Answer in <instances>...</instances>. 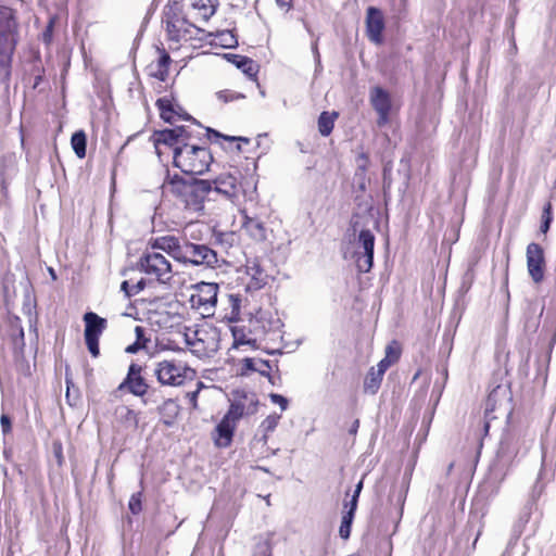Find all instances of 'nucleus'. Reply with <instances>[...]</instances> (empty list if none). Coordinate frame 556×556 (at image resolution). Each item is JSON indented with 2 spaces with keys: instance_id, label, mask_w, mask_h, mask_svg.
Instances as JSON below:
<instances>
[{
  "instance_id": "nucleus-1",
  "label": "nucleus",
  "mask_w": 556,
  "mask_h": 556,
  "mask_svg": "<svg viewBox=\"0 0 556 556\" xmlns=\"http://www.w3.org/2000/svg\"><path fill=\"white\" fill-rule=\"evenodd\" d=\"M212 162L211 151L193 142H187L176 148L173 156L174 166L190 177L204 174Z\"/></svg>"
},
{
  "instance_id": "nucleus-2",
  "label": "nucleus",
  "mask_w": 556,
  "mask_h": 556,
  "mask_svg": "<svg viewBox=\"0 0 556 556\" xmlns=\"http://www.w3.org/2000/svg\"><path fill=\"white\" fill-rule=\"evenodd\" d=\"M189 370L182 362L163 359L154 363L153 375L162 386L180 387L184 384Z\"/></svg>"
},
{
  "instance_id": "nucleus-3",
  "label": "nucleus",
  "mask_w": 556,
  "mask_h": 556,
  "mask_svg": "<svg viewBox=\"0 0 556 556\" xmlns=\"http://www.w3.org/2000/svg\"><path fill=\"white\" fill-rule=\"evenodd\" d=\"M139 268L149 276L155 277L161 283H167L172 279V265L161 253L146 251L139 258Z\"/></svg>"
},
{
  "instance_id": "nucleus-4",
  "label": "nucleus",
  "mask_w": 556,
  "mask_h": 556,
  "mask_svg": "<svg viewBox=\"0 0 556 556\" xmlns=\"http://www.w3.org/2000/svg\"><path fill=\"white\" fill-rule=\"evenodd\" d=\"M163 22L169 39L175 41H179L188 33V27L192 26L184 14L182 4L177 0L165 7Z\"/></svg>"
},
{
  "instance_id": "nucleus-5",
  "label": "nucleus",
  "mask_w": 556,
  "mask_h": 556,
  "mask_svg": "<svg viewBox=\"0 0 556 556\" xmlns=\"http://www.w3.org/2000/svg\"><path fill=\"white\" fill-rule=\"evenodd\" d=\"M181 263L194 266L215 267L218 263L217 253L206 244L184 241Z\"/></svg>"
},
{
  "instance_id": "nucleus-6",
  "label": "nucleus",
  "mask_w": 556,
  "mask_h": 556,
  "mask_svg": "<svg viewBox=\"0 0 556 556\" xmlns=\"http://www.w3.org/2000/svg\"><path fill=\"white\" fill-rule=\"evenodd\" d=\"M211 192V180L190 177L189 185L179 197L184 200L188 208L199 212L203 210V203Z\"/></svg>"
},
{
  "instance_id": "nucleus-7",
  "label": "nucleus",
  "mask_w": 556,
  "mask_h": 556,
  "mask_svg": "<svg viewBox=\"0 0 556 556\" xmlns=\"http://www.w3.org/2000/svg\"><path fill=\"white\" fill-rule=\"evenodd\" d=\"M84 336L87 349L93 357H98L100 354L99 338L105 330L108 321L93 312L86 313L84 315Z\"/></svg>"
},
{
  "instance_id": "nucleus-8",
  "label": "nucleus",
  "mask_w": 556,
  "mask_h": 556,
  "mask_svg": "<svg viewBox=\"0 0 556 556\" xmlns=\"http://www.w3.org/2000/svg\"><path fill=\"white\" fill-rule=\"evenodd\" d=\"M375 236L368 229L361 230L356 242L355 263L358 271L368 273L374 264Z\"/></svg>"
},
{
  "instance_id": "nucleus-9",
  "label": "nucleus",
  "mask_w": 556,
  "mask_h": 556,
  "mask_svg": "<svg viewBox=\"0 0 556 556\" xmlns=\"http://www.w3.org/2000/svg\"><path fill=\"white\" fill-rule=\"evenodd\" d=\"M231 402L226 415L238 421L244 415H253L257 412L258 399L254 392L236 390L232 392Z\"/></svg>"
},
{
  "instance_id": "nucleus-10",
  "label": "nucleus",
  "mask_w": 556,
  "mask_h": 556,
  "mask_svg": "<svg viewBox=\"0 0 556 556\" xmlns=\"http://www.w3.org/2000/svg\"><path fill=\"white\" fill-rule=\"evenodd\" d=\"M520 442L521 437L515 433H509L501 440L494 464L495 469L504 471V475L506 473L519 454Z\"/></svg>"
},
{
  "instance_id": "nucleus-11",
  "label": "nucleus",
  "mask_w": 556,
  "mask_h": 556,
  "mask_svg": "<svg viewBox=\"0 0 556 556\" xmlns=\"http://www.w3.org/2000/svg\"><path fill=\"white\" fill-rule=\"evenodd\" d=\"M218 285L215 282H200L197 285V293L190 298L191 306L202 309L203 314L211 315L217 304Z\"/></svg>"
},
{
  "instance_id": "nucleus-12",
  "label": "nucleus",
  "mask_w": 556,
  "mask_h": 556,
  "mask_svg": "<svg viewBox=\"0 0 556 556\" xmlns=\"http://www.w3.org/2000/svg\"><path fill=\"white\" fill-rule=\"evenodd\" d=\"M141 371L142 366L136 363H131L128 367L126 378L119 384L118 389H127L128 392H130L135 396L141 397L142 403L147 405L149 403V399H144V395L148 393L150 387L147 380L141 375Z\"/></svg>"
},
{
  "instance_id": "nucleus-13",
  "label": "nucleus",
  "mask_w": 556,
  "mask_h": 556,
  "mask_svg": "<svg viewBox=\"0 0 556 556\" xmlns=\"http://www.w3.org/2000/svg\"><path fill=\"white\" fill-rule=\"evenodd\" d=\"M15 33H0V81L5 83L11 76L12 55L16 46Z\"/></svg>"
},
{
  "instance_id": "nucleus-14",
  "label": "nucleus",
  "mask_w": 556,
  "mask_h": 556,
  "mask_svg": "<svg viewBox=\"0 0 556 556\" xmlns=\"http://www.w3.org/2000/svg\"><path fill=\"white\" fill-rule=\"evenodd\" d=\"M527 268L530 277L535 283H540L544 279L545 258L542 247L535 242H531L527 247Z\"/></svg>"
},
{
  "instance_id": "nucleus-15",
  "label": "nucleus",
  "mask_w": 556,
  "mask_h": 556,
  "mask_svg": "<svg viewBox=\"0 0 556 556\" xmlns=\"http://www.w3.org/2000/svg\"><path fill=\"white\" fill-rule=\"evenodd\" d=\"M384 27L382 12L378 8L369 7L366 12V34L368 39L376 45H380Z\"/></svg>"
},
{
  "instance_id": "nucleus-16",
  "label": "nucleus",
  "mask_w": 556,
  "mask_h": 556,
  "mask_svg": "<svg viewBox=\"0 0 556 556\" xmlns=\"http://www.w3.org/2000/svg\"><path fill=\"white\" fill-rule=\"evenodd\" d=\"M212 182V192L222 194L228 200H233L238 197L240 187L238 178L232 174H220Z\"/></svg>"
},
{
  "instance_id": "nucleus-17",
  "label": "nucleus",
  "mask_w": 556,
  "mask_h": 556,
  "mask_svg": "<svg viewBox=\"0 0 556 556\" xmlns=\"http://www.w3.org/2000/svg\"><path fill=\"white\" fill-rule=\"evenodd\" d=\"M507 400V390L502 386H496L488 395L485 401L484 408V431L488 433L490 428V420L495 419L496 416L493 413L497 409V407L502 406V404Z\"/></svg>"
},
{
  "instance_id": "nucleus-18",
  "label": "nucleus",
  "mask_w": 556,
  "mask_h": 556,
  "mask_svg": "<svg viewBox=\"0 0 556 556\" xmlns=\"http://www.w3.org/2000/svg\"><path fill=\"white\" fill-rule=\"evenodd\" d=\"M151 249L152 251L162 250L169 254L174 260L180 262L184 253V242L181 243L179 239L174 236H163L151 242Z\"/></svg>"
},
{
  "instance_id": "nucleus-19",
  "label": "nucleus",
  "mask_w": 556,
  "mask_h": 556,
  "mask_svg": "<svg viewBox=\"0 0 556 556\" xmlns=\"http://www.w3.org/2000/svg\"><path fill=\"white\" fill-rule=\"evenodd\" d=\"M184 126H177L172 129H164L154 134V146L157 150L159 144H165L173 149V154L175 153V149L179 146H184L185 142L181 143L184 135Z\"/></svg>"
},
{
  "instance_id": "nucleus-20",
  "label": "nucleus",
  "mask_w": 556,
  "mask_h": 556,
  "mask_svg": "<svg viewBox=\"0 0 556 556\" xmlns=\"http://www.w3.org/2000/svg\"><path fill=\"white\" fill-rule=\"evenodd\" d=\"M237 421L225 415L216 426L217 437L215 444L218 447H228L231 444Z\"/></svg>"
},
{
  "instance_id": "nucleus-21",
  "label": "nucleus",
  "mask_w": 556,
  "mask_h": 556,
  "mask_svg": "<svg viewBox=\"0 0 556 556\" xmlns=\"http://www.w3.org/2000/svg\"><path fill=\"white\" fill-rule=\"evenodd\" d=\"M247 274L251 277V281L248 283V290H260L268 281V275L261 267L257 261H251L247 264Z\"/></svg>"
},
{
  "instance_id": "nucleus-22",
  "label": "nucleus",
  "mask_w": 556,
  "mask_h": 556,
  "mask_svg": "<svg viewBox=\"0 0 556 556\" xmlns=\"http://www.w3.org/2000/svg\"><path fill=\"white\" fill-rule=\"evenodd\" d=\"M242 229L254 241H264L266 239V228L264 226V223L258 218L248 216L245 212H242Z\"/></svg>"
},
{
  "instance_id": "nucleus-23",
  "label": "nucleus",
  "mask_w": 556,
  "mask_h": 556,
  "mask_svg": "<svg viewBox=\"0 0 556 556\" xmlns=\"http://www.w3.org/2000/svg\"><path fill=\"white\" fill-rule=\"evenodd\" d=\"M226 58L229 62L241 70L242 73L245 74L249 78H256L258 65L252 59L239 54H226Z\"/></svg>"
},
{
  "instance_id": "nucleus-24",
  "label": "nucleus",
  "mask_w": 556,
  "mask_h": 556,
  "mask_svg": "<svg viewBox=\"0 0 556 556\" xmlns=\"http://www.w3.org/2000/svg\"><path fill=\"white\" fill-rule=\"evenodd\" d=\"M370 103L376 112L391 111L390 94L381 87H374L370 90Z\"/></svg>"
},
{
  "instance_id": "nucleus-25",
  "label": "nucleus",
  "mask_w": 556,
  "mask_h": 556,
  "mask_svg": "<svg viewBox=\"0 0 556 556\" xmlns=\"http://www.w3.org/2000/svg\"><path fill=\"white\" fill-rule=\"evenodd\" d=\"M243 367H242V375H244L247 371H256L261 374L262 376H265L268 378L270 382L271 376L269 374V370L271 369L270 364L268 361L265 359H254L250 357H245L242 361Z\"/></svg>"
},
{
  "instance_id": "nucleus-26",
  "label": "nucleus",
  "mask_w": 556,
  "mask_h": 556,
  "mask_svg": "<svg viewBox=\"0 0 556 556\" xmlns=\"http://www.w3.org/2000/svg\"><path fill=\"white\" fill-rule=\"evenodd\" d=\"M179 405L178 403L173 399L165 400L159 407V414L164 418L163 422L166 426H172L174 424V420L179 414Z\"/></svg>"
},
{
  "instance_id": "nucleus-27",
  "label": "nucleus",
  "mask_w": 556,
  "mask_h": 556,
  "mask_svg": "<svg viewBox=\"0 0 556 556\" xmlns=\"http://www.w3.org/2000/svg\"><path fill=\"white\" fill-rule=\"evenodd\" d=\"M17 23L12 9L0 5V33H15Z\"/></svg>"
},
{
  "instance_id": "nucleus-28",
  "label": "nucleus",
  "mask_w": 556,
  "mask_h": 556,
  "mask_svg": "<svg viewBox=\"0 0 556 556\" xmlns=\"http://www.w3.org/2000/svg\"><path fill=\"white\" fill-rule=\"evenodd\" d=\"M338 116V113L332 112H323L318 117V131L321 136L327 137L331 134L333 126H334V119Z\"/></svg>"
},
{
  "instance_id": "nucleus-29",
  "label": "nucleus",
  "mask_w": 556,
  "mask_h": 556,
  "mask_svg": "<svg viewBox=\"0 0 556 556\" xmlns=\"http://www.w3.org/2000/svg\"><path fill=\"white\" fill-rule=\"evenodd\" d=\"M71 144L77 157L86 156L87 136L84 130H77L72 135Z\"/></svg>"
},
{
  "instance_id": "nucleus-30",
  "label": "nucleus",
  "mask_w": 556,
  "mask_h": 556,
  "mask_svg": "<svg viewBox=\"0 0 556 556\" xmlns=\"http://www.w3.org/2000/svg\"><path fill=\"white\" fill-rule=\"evenodd\" d=\"M136 341L125 349L128 354H135L138 351L144 349L150 342V339L146 337V330L141 326L135 327Z\"/></svg>"
},
{
  "instance_id": "nucleus-31",
  "label": "nucleus",
  "mask_w": 556,
  "mask_h": 556,
  "mask_svg": "<svg viewBox=\"0 0 556 556\" xmlns=\"http://www.w3.org/2000/svg\"><path fill=\"white\" fill-rule=\"evenodd\" d=\"M231 333H232V337H233V344L232 346L235 349H238L240 345H251L252 348H255L256 345V340L253 339V338H250L247 332H245V329L243 327H232L231 328Z\"/></svg>"
},
{
  "instance_id": "nucleus-32",
  "label": "nucleus",
  "mask_w": 556,
  "mask_h": 556,
  "mask_svg": "<svg viewBox=\"0 0 556 556\" xmlns=\"http://www.w3.org/2000/svg\"><path fill=\"white\" fill-rule=\"evenodd\" d=\"M156 106L160 110L161 117L166 123H173V116L174 114H178V112L174 109L172 100L166 97L160 98L156 101Z\"/></svg>"
},
{
  "instance_id": "nucleus-33",
  "label": "nucleus",
  "mask_w": 556,
  "mask_h": 556,
  "mask_svg": "<svg viewBox=\"0 0 556 556\" xmlns=\"http://www.w3.org/2000/svg\"><path fill=\"white\" fill-rule=\"evenodd\" d=\"M382 378L383 375L378 376L377 370L371 367L364 382V391L370 394H376L380 388Z\"/></svg>"
},
{
  "instance_id": "nucleus-34",
  "label": "nucleus",
  "mask_w": 556,
  "mask_h": 556,
  "mask_svg": "<svg viewBox=\"0 0 556 556\" xmlns=\"http://www.w3.org/2000/svg\"><path fill=\"white\" fill-rule=\"evenodd\" d=\"M281 416L277 414L268 415L261 424L260 429L263 432V435L261 438V441H263L264 444L267 443L268 434L273 432L280 420Z\"/></svg>"
},
{
  "instance_id": "nucleus-35",
  "label": "nucleus",
  "mask_w": 556,
  "mask_h": 556,
  "mask_svg": "<svg viewBox=\"0 0 556 556\" xmlns=\"http://www.w3.org/2000/svg\"><path fill=\"white\" fill-rule=\"evenodd\" d=\"M274 532H267L265 539L255 545V549L252 556H273V542Z\"/></svg>"
},
{
  "instance_id": "nucleus-36",
  "label": "nucleus",
  "mask_w": 556,
  "mask_h": 556,
  "mask_svg": "<svg viewBox=\"0 0 556 556\" xmlns=\"http://www.w3.org/2000/svg\"><path fill=\"white\" fill-rule=\"evenodd\" d=\"M168 184L172 186V192L176 195H180L184 190H186V187L190 182V178H184L178 174H175L173 176H169L167 174Z\"/></svg>"
},
{
  "instance_id": "nucleus-37",
  "label": "nucleus",
  "mask_w": 556,
  "mask_h": 556,
  "mask_svg": "<svg viewBox=\"0 0 556 556\" xmlns=\"http://www.w3.org/2000/svg\"><path fill=\"white\" fill-rule=\"evenodd\" d=\"M192 8L200 11L204 21H207L215 13L212 0H198L192 3Z\"/></svg>"
},
{
  "instance_id": "nucleus-38",
  "label": "nucleus",
  "mask_w": 556,
  "mask_h": 556,
  "mask_svg": "<svg viewBox=\"0 0 556 556\" xmlns=\"http://www.w3.org/2000/svg\"><path fill=\"white\" fill-rule=\"evenodd\" d=\"M146 288L144 279H140L135 285H129L127 280L123 281L121 285V290L125 293L126 298H131L137 295Z\"/></svg>"
},
{
  "instance_id": "nucleus-39",
  "label": "nucleus",
  "mask_w": 556,
  "mask_h": 556,
  "mask_svg": "<svg viewBox=\"0 0 556 556\" xmlns=\"http://www.w3.org/2000/svg\"><path fill=\"white\" fill-rule=\"evenodd\" d=\"M205 131H206V136L210 140L214 137L216 139H224V140H227L230 142H233V141L244 142V143L250 142V139L247 137H235V136L223 135L222 132H219L213 128H210V127H206Z\"/></svg>"
},
{
  "instance_id": "nucleus-40",
  "label": "nucleus",
  "mask_w": 556,
  "mask_h": 556,
  "mask_svg": "<svg viewBox=\"0 0 556 556\" xmlns=\"http://www.w3.org/2000/svg\"><path fill=\"white\" fill-rule=\"evenodd\" d=\"M353 519L354 516L351 513H344L342 516L339 535L344 540L350 538Z\"/></svg>"
},
{
  "instance_id": "nucleus-41",
  "label": "nucleus",
  "mask_w": 556,
  "mask_h": 556,
  "mask_svg": "<svg viewBox=\"0 0 556 556\" xmlns=\"http://www.w3.org/2000/svg\"><path fill=\"white\" fill-rule=\"evenodd\" d=\"M217 38L224 48H233L238 45L237 37L230 30H223L218 33Z\"/></svg>"
},
{
  "instance_id": "nucleus-42",
  "label": "nucleus",
  "mask_w": 556,
  "mask_h": 556,
  "mask_svg": "<svg viewBox=\"0 0 556 556\" xmlns=\"http://www.w3.org/2000/svg\"><path fill=\"white\" fill-rule=\"evenodd\" d=\"M141 497H142V493L137 492V493L132 494L129 500L128 507H129V510L134 515L139 514L142 509Z\"/></svg>"
},
{
  "instance_id": "nucleus-43",
  "label": "nucleus",
  "mask_w": 556,
  "mask_h": 556,
  "mask_svg": "<svg viewBox=\"0 0 556 556\" xmlns=\"http://www.w3.org/2000/svg\"><path fill=\"white\" fill-rule=\"evenodd\" d=\"M217 98L227 103L233 100L243 99L244 94L232 90H222L217 92Z\"/></svg>"
},
{
  "instance_id": "nucleus-44",
  "label": "nucleus",
  "mask_w": 556,
  "mask_h": 556,
  "mask_svg": "<svg viewBox=\"0 0 556 556\" xmlns=\"http://www.w3.org/2000/svg\"><path fill=\"white\" fill-rule=\"evenodd\" d=\"M401 356V350L399 346H395L393 344H389L387 348H386V355L384 357L388 358L391 364H394L399 361Z\"/></svg>"
},
{
  "instance_id": "nucleus-45",
  "label": "nucleus",
  "mask_w": 556,
  "mask_h": 556,
  "mask_svg": "<svg viewBox=\"0 0 556 556\" xmlns=\"http://www.w3.org/2000/svg\"><path fill=\"white\" fill-rule=\"evenodd\" d=\"M269 399L274 404L279 405L281 410H286L288 408L289 402H288V399L285 397L283 395L277 394V393H270Z\"/></svg>"
},
{
  "instance_id": "nucleus-46",
  "label": "nucleus",
  "mask_w": 556,
  "mask_h": 556,
  "mask_svg": "<svg viewBox=\"0 0 556 556\" xmlns=\"http://www.w3.org/2000/svg\"><path fill=\"white\" fill-rule=\"evenodd\" d=\"M0 425L2 429V433L5 435L12 430V420L9 415L2 414L0 417Z\"/></svg>"
},
{
  "instance_id": "nucleus-47",
  "label": "nucleus",
  "mask_w": 556,
  "mask_h": 556,
  "mask_svg": "<svg viewBox=\"0 0 556 556\" xmlns=\"http://www.w3.org/2000/svg\"><path fill=\"white\" fill-rule=\"evenodd\" d=\"M169 63H170L169 54L165 51H162V53L157 60L156 67L168 70Z\"/></svg>"
},
{
  "instance_id": "nucleus-48",
  "label": "nucleus",
  "mask_w": 556,
  "mask_h": 556,
  "mask_svg": "<svg viewBox=\"0 0 556 556\" xmlns=\"http://www.w3.org/2000/svg\"><path fill=\"white\" fill-rule=\"evenodd\" d=\"M53 25H54V20L51 18L45 29V31L42 33V40L46 42V43H49L52 39V33H53Z\"/></svg>"
},
{
  "instance_id": "nucleus-49",
  "label": "nucleus",
  "mask_w": 556,
  "mask_h": 556,
  "mask_svg": "<svg viewBox=\"0 0 556 556\" xmlns=\"http://www.w3.org/2000/svg\"><path fill=\"white\" fill-rule=\"evenodd\" d=\"M390 112L391 111H379V112H377V114H378L377 125L379 127H383V126H386L389 123Z\"/></svg>"
},
{
  "instance_id": "nucleus-50",
  "label": "nucleus",
  "mask_w": 556,
  "mask_h": 556,
  "mask_svg": "<svg viewBox=\"0 0 556 556\" xmlns=\"http://www.w3.org/2000/svg\"><path fill=\"white\" fill-rule=\"evenodd\" d=\"M391 362L383 357L378 364H377V375L380 376V375H384V372L387 371V369L391 366Z\"/></svg>"
},
{
  "instance_id": "nucleus-51",
  "label": "nucleus",
  "mask_w": 556,
  "mask_h": 556,
  "mask_svg": "<svg viewBox=\"0 0 556 556\" xmlns=\"http://www.w3.org/2000/svg\"><path fill=\"white\" fill-rule=\"evenodd\" d=\"M357 503L358 496L353 494L351 501L344 505V507L348 508L345 513H351L354 516L357 508Z\"/></svg>"
},
{
  "instance_id": "nucleus-52",
  "label": "nucleus",
  "mask_w": 556,
  "mask_h": 556,
  "mask_svg": "<svg viewBox=\"0 0 556 556\" xmlns=\"http://www.w3.org/2000/svg\"><path fill=\"white\" fill-rule=\"evenodd\" d=\"M124 410H125V419L127 421L131 422L135 427H137V425H138L137 414L128 407H125Z\"/></svg>"
},
{
  "instance_id": "nucleus-53",
  "label": "nucleus",
  "mask_w": 556,
  "mask_h": 556,
  "mask_svg": "<svg viewBox=\"0 0 556 556\" xmlns=\"http://www.w3.org/2000/svg\"><path fill=\"white\" fill-rule=\"evenodd\" d=\"M542 219L544 220H547V222H551L553 220V216H552V204L548 202L545 204L544 208H543V214H542Z\"/></svg>"
},
{
  "instance_id": "nucleus-54",
  "label": "nucleus",
  "mask_w": 556,
  "mask_h": 556,
  "mask_svg": "<svg viewBox=\"0 0 556 556\" xmlns=\"http://www.w3.org/2000/svg\"><path fill=\"white\" fill-rule=\"evenodd\" d=\"M167 75H168V70L160 68V67H156V71L153 73V76L162 81L166 80Z\"/></svg>"
},
{
  "instance_id": "nucleus-55",
  "label": "nucleus",
  "mask_w": 556,
  "mask_h": 556,
  "mask_svg": "<svg viewBox=\"0 0 556 556\" xmlns=\"http://www.w3.org/2000/svg\"><path fill=\"white\" fill-rule=\"evenodd\" d=\"M181 132H182L181 135H184L181 143L182 142H191L192 134L186 126H184V131H181Z\"/></svg>"
},
{
  "instance_id": "nucleus-56",
  "label": "nucleus",
  "mask_w": 556,
  "mask_h": 556,
  "mask_svg": "<svg viewBox=\"0 0 556 556\" xmlns=\"http://www.w3.org/2000/svg\"><path fill=\"white\" fill-rule=\"evenodd\" d=\"M358 427H359V420L355 419L349 429V433L355 435L357 433Z\"/></svg>"
},
{
  "instance_id": "nucleus-57",
  "label": "nucleus",
  "mask_w": 556,
  "mask_h": 556,
  "mask_svg": "<svg viewBox=\"0 0 556 556\" xmlns=\"http://www.w3.org/2000/svg\"><path fill=\"white\" fill-rule=\"evenodd\" d=\"M364 478H365V476H363V478L358 481V483L356 484L355 490L353 492V494L358 496V497H359V494H361V492L363 490V486H364Z\"/></svg>"
},
{
  "instance_id": "nucleus-58",
  "label": "nucleus",
  "mask_w": 556,
  "mask_h": 556,
  "mask_svg": "<svg viewBox=\"0 0 556 556\" xmlns=\"http://www.w3.org/2000/svg\"><path fill=\"white\" fill-rule=\"evenodd\" d=\"M276 2L281 9L289 10L291 8V0H276Z\"/></svg>"
},
{
  "instance_id": "nucleus-59",
  "label": "nucleus",
  "mask_w": 556,
  "mask_h": 556,
  "mask_svg": "<svg viewBox=\"0 0 556 556\" xmlns=\"http://www.w3.org/2000/svg\"><path fill=\"white\" fill-rule=\"evenodd\" d=\"M551 224H552L551 222L542 219V223H541V226H540V230L543 233H546L549 230Z\"/></svg>"
},
{
  "instance_id": "nucleus-60",
  "label": "nucleus",
  "mask_w": 556,
  "mask_h": 556,
  "mask_svg": "<svg viewBox=\"0 0 556 556\" xmlns=\"http://www.w3.org/2000/svg\"><path fill=\"white\" fill-rule=\"evenodd\" d=\"M180 116H181L184 119H186V121H192V123H194V124H197V125L201 126V125H200V123H199L197 119H194L192 116H190V115H189V114H187V113H185V114H182V115H180Z\"/></svg>"
},
{
  "instance_id": "nucleus-61",
  "label": "nucleus",
  "mask_w": 556,
  "mask_h": 556,
  "mask_svg": "<svg viewBox=\"0 0 556 556\" xmlns=\"http://www.w3.org/2000/svg\"><path fill=\"white\" fill-rule=\"evenodd\" d=\"M42 79V76L40 74H38L36 77H35V83H34V88H37L40 84Z\"/></svg>"
},
{
  "instance_id": "nucleus-62",
  "label": "nucleus",
  "mask_w": 556,
  "mask_h": 556,
  "mask_svg": "<svg viewBox=\"0 0 556 556\" xmlns=\"http://www.w3.org/2000/svg\"><path fill=\"white\" fill-rule=\"evenodd\" d=\"M419 375H420V370H418V371L415 374V376H414V378H413V381L417 380V379H418V377H419Z\"/></svg>"
},
{
  "instance_id": "nucleus-63",
  "label": "nucleus",
  "mask_w": 556,
  "mask_h": 556,
  "mask_svg": "<svg viewBox=\"0 0 556 556\" xmlns=\"http://www.w3.org/2000/svg\"><path fill=\"white\" fill-rule=\"evenodd\" d=\"M442 376H444L445 379L447 378V369L446 368L443 369Z\"/></svg>"
},
{
  "instance_id": "nucleus-64",
  "label": "nucleus",
  "mask_w": 556,
  "mask_h": 556,
  "mask_svg": "<svg viewBox=\"0 0 556 556\" xmlns=\"http://www.w3.org/2000/svg\"><path fill=\"white\" fill-rule=\"evenodd\" d=\"M197 395H198V391L193 392L192 393V400L195 402V399H197Z\"/></svg>"
}]
</instances>
